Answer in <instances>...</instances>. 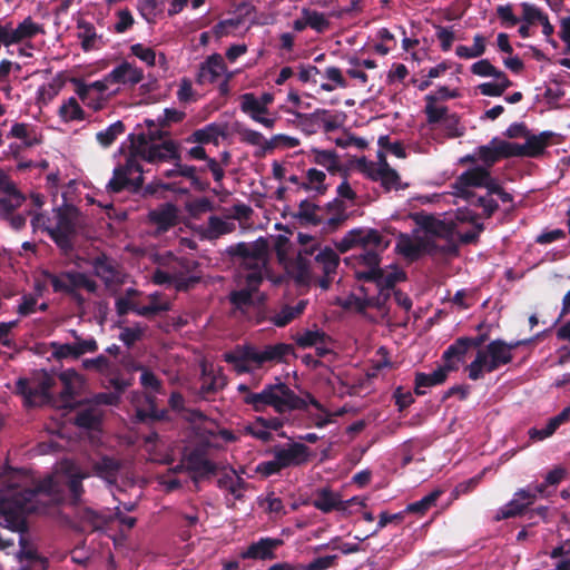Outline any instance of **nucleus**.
I'll use <instances>...</instances> for the list:
<instances>
[{
    "instance_id": "nucleus-17",
    "label": "nucleus",
    "mask_w": 570,
    "mask_h": 570,
    "mask_svg": "<svg viewBox=\"0 0 570 570\" xmlns=\"http://www.w3.org/2000/svg\"><path fill=\"white\" fill-rule=\"evenodd\" d=\"M144 79L142 69L128 61H122L106 75V81L128 87H134Z\"/></svg>"
},
{
    "instance_id": "nucleus-64",
    "label": "nucleus",
    "mask_w": 570,
    "mask_h": 570,
    "mask_svg": "<svg viewBox=\"0 0 570 570\" xmlns=\"http://www.w3.org/2000/svg\"><path fill=\"white\" fill-rule=\"evenodd\" d=\"M441 121L448 137L458 138L464 135V128L460 127V119L456 114H449L448 111Z\"/></svg>"
},
{
    "instance_id": "nucleus-5",
    "label": "nucleus",
    "mask_w": 570,
    "mask_h": 570,
    "mask_svg": "<svg viewBox=\"0 0 570 570\" xmlns=\"http://www.w3.org/2000/svg\"><path fill=\"white\" fill-rule=\"evenodd\" d=\"M128 140L137 159L153 165L181 160L180 144L174 139L148 144L142 134H130Z\"/></svg>"
},
{
    "instance_id": "nucleus-42",
    "label": "nucleus",
    "mask_w": 570,
    "mask_h": 570,
    "mask_svg": "<svg viewBox=\"0 0 570 570\" xmlns=\"http://www.w3.org/2000/svg\"><path fill=\"white\" fill-rule=\"evenodd\" d=\"M326 175L324 171L316 168H309L306 171V181L299 185V189L315 190L317 195H325L327 185H325Z\"/></svg>"
},
{
    "instance_id": "nucleus-14",
    "label": "nucleus",
    "mask_w": 570,
    "mask_h": 570,
    "mask_svg": "<svg viewBox=\"0 0 570 570\" xmlns=\"http://www.w3.org/2000/svg\"><path fill=\"white\" fill-rule=\"evenodd\" d=\"M284 543L283 539L263 537L252 542L246 549L242 550L239 558L246 560L269 561L277 558L276 550Z\"/></svg>"
},
{
    "instance_id": "nucleus-39",
    "label": "nucleus",
    "mask_w": 570,
    "mask_h": 570,
    "mask_svg": "<svg viewBox=\"0 0 570 570\" xmlns=\"http://www.w3.org/2000/svg\"><path fill=\"white\" fill-rule=\"evenodd\" d=\"M77 28L79 30L78 38L81 41L83 51L97 49V42L100 41L102 37L96 33L95 26L86 20H79Z\"/></svg>"
},
{
    "instance_id": "nucleus-31",
    "label": "nucleus",
    "mask_w": 570,
    "mask_h": 570,
    "mask_svg": "<svg viewBox=\"0 0 570 570\" xmlns=\"http://www.w3.org/2000/svg\"><path fill=\"white\" fill-rule=\"evenodd\" d=\"M224 129L220 125L212 122L206 125L205 127L200 129H196L193 131L187 138L186 141L189 144H214L218 145V138L220 136H224Z\"/></svg>"
},
{
    "instance_id": "nucleus-63",
    "label": "nucleus",
    "mask_w": 570,
    "mask_h": 570,
    "mask_svg": "<svg viewBox=\"0 0 570 570\" xmlns=\"http://www.w3.org/2000/svg\"><path fill=\"white\" fill-rule=\"evenodd\" d=\"M200 282V276L186 275L181 271H175L174 287L178 292H188Z\"/></svg>"
},
{
    "instance_id": "nucleus-60",
    "label": "nucleus",
    "mask_w": 570,
    "mask_h": 570,
    "mask_svg": "<svg viewBox=\"0 0 570 570\" xmlns=\"http://www.w3.org/2000/svg\"><path fill=\"white\" fill-rule=\"evenodd\" d=\"M85 478L86 474L82 473H71L68 476L67 487L72 504H78L81 500V495L83 493L82 480Z\"/></svg>"
},
{
    "instance_id": "nucleus-58",
    "label": "nucleus",
    "mask_w": 570,
    "mask_h": 570,
    "mask_svg": "<svg viewBox=\"0 0 570 570\" xmlns=\"http://www.w3.org/2000/svg\"><path fill=\"white\" fill-rule=\"evenodd\" d=\"M406 279V273L402 269H394L390 273H384L382 268H380V276L372 281L376 286H382L383 288L394 289L395 285L399 282H403Z\"/></svg>"
},
{
    "instance_id": "nucleus-23",
    "label": "nucleus",
    "mask_w": 570,
    "mask_h": 570,
    "mask_svg": "<svg viewBox=\"0 0 570 570\" xmlns=\"http://www.w3.org/2000/svg\"><path fill=\"white\" fill-rule=\"evenodd\" d=\"M226 71V65L219 53L209 56L199 67L196 81L199 85L215 83Z\"/></svg>"
},
{
    "instance_id": "nucleus-32",
    "label": "nucleus",
    "mask_w": 570,
    "mask_h": 570,
    "mask_svg": "<svg viewBox=\"0 0 570 570\" xmlns=\"http://www.w3.org/2000/svg\"><path fill=\"white\" fill-rule=\"evenodd\" d=\"M202 385L199 387V396L206 399L209 394H215L226 385V377L223 374H215L213 370H208L206 365L202 366Z\"/></svg>"
},
{
    "instance_id": "nucleus-47",
    "label": "nucleus",
    "mask_w": 570,
    "mask_h": 570,
    "mask_svg": "<svg viewBox=\"0 0 570 570\" xmlns=\"http://www.w3.org/2000/svg\"><path fill=\"white\" fill-rule=\"evenodd\" d=\"M397 252L411 262L417 261L421 254V239L414 242L409 235L401 234L396 244Z\"/></svg>"
},
{
    "instance_id": "nucleus-43",
    "label": "nucleus",
    "mask_w": 570,
    "mask_h": 570,
    "mask_svg": "<svg viewBox=\"0 0 570 570\" xmlns=\"http://www.w3.org/2000/svg\"><path fill=\"white\" fill-rule=\"evenodd\" d=\"M91 266L96 276L101 278L106 283H111L117 276V271L112 263L105 254H100L92 258Z\"/></svg>"
},
{
    "instance_id": "nucleus-19",
    "label": "nucleus",
    "mask_w": 570,
    "mask_h": 570,
    "mask_svg": "<svg viewBox=\"0 0 570 570\" xmlns=\"http://www.w3.org/2000/svg\"><path fill=\"white\" fill-rule=\"evenodd\" d=\"M535 500V493L530 489H520L503 508L500 509L497 520H504L521 515Z\"/></svg>"
},
{
    "instance_id": "nucleus-37",
    "label": "nucleus",
    "mask_w": 570,
    "mask_h": 570,
    "mask_svg": "<svg viewBox=\"0 0 570 570\" xmlns=\"http://www.w3.org/2000/svg\"><path fill=\"white\" fill-rule=\"evenodd\" d=\"M265 242L259 238L253 243L240 242L234 245H230L226 248V254L230 257L234 263H240L246 258H255V249L264 245Z\"/></svg>"
},
{
    "instance_id": "nucleus-54",
    "label": "nucleus",
    "mask_w": 570,
    "mask_h": 570,
    "mask_svg": "<svg viewBox=\"0 0 570 570\" xmlns=\"http://www.w3.org/2000/svg\"><path fill=\"white\" fill-rule=\"evenodd\" d=\"M459 252V247L454 242H446L444 245H439L433 239H421V254L425 253L429 255L434 254H448V255H456Z\"/></svg>"
},
{
    "instance_id": "nucleus-35",
    "label": "nucleus",
    "mask_w": 570,
    "mask_h": 570,
    "mask_svg": "<svg viewBox=\"0 0 570 570\" xmlns=\"http://www.w3.org/2000/svg\"><path fill=\"white\" fill-rule=\"evenodd\" d=\"M321 210V206L309 202L308 199H304L299 203L298 210L294 214V217L302 224L318 226L323 223V216L318 214Z\"/></svg>"
},
{
    "instance_id": "nucleus-20",
    "label": "nucleus",
    "mask_w": 570,
    "mask_h": 570,
    "mask_svg": "<svg viewBox=\"0 0 570 570\" xmlns=\"http://www.w3.org/2000/svg\"><path fill=\"white\" fill-rule=\"evenodd\" d=\"M416 224L429 235L453 242L454 224L434 217L433 215H421L415 218Z\"/></svg>"
},
{
    "instance_id": "nucleus-44",
    "label": "nucleus",
    "mask_w": 570,
    "mask_h": 570,
    "mask_svg": "<svg viewBox=\"0 0 570 570\" xmlns=\"http://www.w3.org/2000/svg\"><path fill=\"white\" fill-rule=\"evenodd\" d=\"M146 401L149 405L148 409H136V420L137 422L145 423L148 421L157 422L163 421L167 417V411L166 410H158L156 406L155 396L147 395Z\"/></svg>"
},
{
    "instance_id": "nucleus-16",
    "label": "nucleus",
    "mask_w": 570,
    "mask_h": 570,
    "mask_svg": "<svg viewBox=\"0 0 570 570\" xmlns=\"http://www.w3.org/2000/svg\"><path fill=\"white\" fill-rule=\"evenodd\" d=\"M552 136L553 134L550 131L525 136V144L519 145L512 142V156L537 158L544 153V149L549 145V140Z\"/></svg>"
},
{
    "instance_id": "nucleus-7",
    "label": "nucleus",
    "mask_w": 570,
    "mask_h": 570,
    "mask_svg": "<svg viewBox=\"0 0 570 570\" xmlns=\"http://www.w3.org/2000/svg\"><path fill=\"white\" fill-rule=\"evenodd\" d=\"M55 384V377L47 371L41 370L33 373L31 379H18L14 392L23 397L26 406H41L51 402L50 390Z\"/></svg>"
},
{
    "instance_id": "nucleus-34",
    "label": "nucleus",
    "mask_w": 570,
    "mask_h": 570,
    "mask_svg": "<svg viewBox=\"0 0 570 570\" xmlns=\"http://www.w3.org/2000/svg\"><path fill=\"white\" fill-rule=\"evenodd\" d=\"M456 195L471 206L482 208L487 218H490L499 208L497 200L487 195L479 196L472 190H462L461 193H456Z\"/></svg>"
},
{
    "instance_id": "nucleus-40",
    "label": "nucleus",
    "mask_w": 570,
    "mask_h": 570,
    "mask_svg": "<svg viewBox=\"0 0 570 570\" xmlns=\"http://www.w3.org/2000/svg\"><path fill=\"white\" fill-rule=\"evenodd\" d=\"M240 140L250 146H262L261 151H256V157H263L266 151L274 149V142L265 140L264 136L256 130L249 128H242L238 130Z\"/></svg>"
},
{
    "instance_id": "nucleus-15",
    "label": "nucleus",
    "mask_w": 570,
    "mask_h": 570,
    "mask_svg": "<svg viewBox=\"0 0 570 570\" xmlns=\"http://www.w3.org/2000/svg\"><path fill=\"white\" fill-rule=\"evenodd\" d=\"M240 110L249 116L254 121L272 129L275 126V118H267L264 115L268 114V108H265L258 100L254 92H246L239 97Z\"/></svg>"
},
{
    "instance_id": "nucleus-29",
    "label": "nucleus",
    "mask_w": 570,
    "mask_h": 570,
    "mask_svg": "<svg viewBox=\"0 0 570 570\" xmlns=\"http://www.w3.org/2000/svg\"><path fill=\"white\" fill-rule=\"evenodd\" d=\"M313 505L324 513H330L334 510L346 511V504L343 503L341 495L327 488L321 489L317 492Z\"/></svg>"
},
{
    "instance_id": "nucleus-41",
    "label": "nucleus",
    "mask_w": 570,
    "mask_h": 570,
    "mask_svg": "<svg viewBox=\"0 0 570 570\" xmlns=\"http://www.w3.org/2000/svg\"><path fill=\"white\" fill-rule=\"evenodd\" d=\"M470 350L468 344V336H461L456 338L448 348L443 352L442 358L444 361V365L452 364L458 366L459 361L468 353Z\"/></svg>"
},
{
    "instance_id": "nucleus-61",
    "label": "nucleus",
    "mask_w": 570,
    "mask_h": 570,
    "mask_svg": "<svg viewBox=\"0 0 570 570\" xmlns=\"http://www.w3.org/2000/svg\"><path fill=\"white\" fill-rule=\"evenodd\" d=\"M146 327L137 323L132 327H122L119 334V340L130 348L134 344L140 341L145 335Z\"/></svg>"
},
{
    "instance_id": "nucleus-10",
    "label": "nucleus",
    "mask_w": 570,
    "mask_h": 570,
    "mask_svg": "<svg viewBox=\"0 0 570 570\" xmlns=\"http://www.w3.org/2000/svg\"><path fill=\"white\" fill-rule=\"evenodd\" d=\"M72 335L76 338V342L70 343H59V342H51L50 348H51V355L56 360H65V358H73L77 360L81 355L86 353H95L98 351V343L97 341L91 337L88 340H82L77 332L73 330L71 331Z\"/></svg>"
},
{
    "instance_id": "nucleus-13",
    "label": "nucleus",
    "mask_w": 570,
    "mask_h": 570,
    "mask_svg": "<svg viewBox=\"0 0 570 570\" xmlns=\"http://www.w3.org/2000/svg\"><path fill=\"white\" fill-rule=\"evenodd\" d=\"M459 97L458 91L451 90L446 86H441L438 88L435 92H431L425 96V107L424 114L426 116V121L430 125L441 122L442 117L449 111L446 106H438L436 102L441 100H449Z\"/></svg>"
},
{
    "instance_id": "nucleus-38",
    "label": "nucleus",
    "mask_w": 570,
    "mask_h": 570,
    "mask_svg": "<svg viewBox=\"0 0 570 570\" xmlns=\"http://www.w3.org/2000/svg\"><path fill=\"white\" fill-rule=\"evenodd\" d=\"M400 179L399 173L391 168L387 163L382 164L377 170L371 174V180L380 181L386 191H390L392 188L397 189Z\"/></svg>"
},
{
    "instance_id": "nucleus-51",
    "label": "nucleus",
    "mask_w": 570,
    "mask_h": 570,
    "mask_svg": "<svg viewBox=\"0 0 570 570\" xmlns=\"http://www.w3.org/2000/svg\"><path fill=\"white\" fill-rule=\"evenodd\" d=\"M441 494V490H434L421 500L407 504L404 512L424 515L436 503Z\"/></svg>"
},
{
    "instance_id": "nucleus-2",
    "label": "nucleus",
    "mask_w": 570,
    "mask_h": 570,
    "mask_svg": "<svg viewBox=\"0 0 570 570\" xmlns=\"http://www.w3.org/2000/svg\"><path fill=\"white\" fill-rule=\"evenodd\" d=\"M291 354H294V347L287 343L269 344L263 348L245 344L238 345L234 351L225 353L223 357L226 363L234 366L237 373L242 374L252 371L250 364L261 368L267 363L285 362V357Z\"/></svg>"
},
{
    "instance_id": "nucleus-33",
    "label": "nucleus",
    "mask_w": 570,
    "mask_h": 570,
    "mask_svg": "<svg viewBox=\"0 0 570 570\" xmlns=\"http://www.w3.org/2000/svg\"><path fill=\"white\" fill-rule=\"evenodd\" d=\"M58 116L63 124L83 121L87 119L86 111L75 97H69L62 101L58 108Z\"/></svg>"
},
{
    "instance_id": "nucleus-36",
    "label": "nucleus",
    "mask_w": 570,
    "mask_h": 570,
    "mask_svg": "<svg viewBox=\"0 0 570 570\" xmlns=\"http://www.w3.org/2000/svg\"><path fill=\"white\" fill-rule=\"evenodd\" d=\"M80 520L90 531H99L112 522V517L110 513L86 508L80 514Z\"/></svg>"
},
{
    "instance_id": "nucleus-8",
    "label": "nucleus",
    "mask_w": 570,
    "mask_h": 570,
    "mask_svg": "<svg viewBox=\"0 0 570 570\" xmlns=\"http://www.w3.org/2000/svg\"><path fill=\"white\" fill-rule=\"evenodd\" d=\"M144 169L130 149L125 164L115 167L112 178L107 184L109 193L118 194L125 189L139 191L144 186Z\"/></svg>"
},
{
    "instance_id": "nucleus-11",
    "label": "nucleus",
    "mask_w": 570,
    "mask_h": 570,
    "mask_svg": "<svg viewBox=\"0 0 570 570\" xmlns=\"http://www.w3.org/2000/svg\"><path fill=\"white\" fill-rule=\"evenodd\" d=\"M271 453L281 462L284 469L301 466L311 459V449L302 442H291L285 445H275Z\"/></svg>"
},
{
    "instance_id": "nucleus-3",
    "label": "nucleus",
    "mask_w": 570,
    "mask_h": 570,
    "mask_svg": "<svg viewBox=\"0 0 570 570\" xmlns=\"http://www.w3.org/2000/svg\"><path fill=\"white\" fill-rule=\"evenodd\" d=\"M243 402L250 405L255 412H263L267 406H272L278 414L307 409L304 399L283 382L267 384L258 393H248V395H244Z\"/></svg>"
},
{
    "instance_id": "nucleus-26",
    "label": "nucleus",
    "mask_w": 570,
    "mask_h": 570,
    "mask_svg": "<svg viewBox=\"0 0 570 570\" xmlns=\"http://www.w3.org/2000/svg\"><path fill=\"white\" fill-rule=\"evenodd\" d=\"M570 421V406L564 407L559 414L550 417L543 429L531 428L528 431L529 439L533 442L550 438L564 423Z\"/></svg>"
},
{
    "instance_id": "nucleus-45",
    "label": "nucleus",
    "mask_w": 570,
    "mask_h": 570,
    "mask_svg": "<svg viewBox=\"0 0 570 570\" xmlns=\"http://www.w3.org/2000/svg\"><path fill=\"white\" fill-rule=\"evenodd\" d=\"M120 468V461L110 456H104L95 464L97 474L110 483L116 482Z\"/></svg>"
},
{
    "instance_id": "nucleus-22",
    "label": "nucleus",
    "mask_w": 570,
    "mask_h": 570,
    "mask_svg": "<svg viewBox=\"0 0 570 570\" xmlns=\"http://www.w3.org/2000/svg\"><path fill=\"white\" fill-rule=\"evenodd\" d=\"M381 253L375 248L366 249L356 257L360 265L367 267L366 271L355 272V277L358 282H372L380 276Z\"/></svg>"
},
{
    "instance_id": "nucleus-24",
    "label": "nucleus",
    "mask_w": 570,
    "mask_h": 570,
    "mask_svg": "<svg viewBox=\"0 0 570 570\" xmlns=\"http://www.w3.org/2000/svg\"><path fill=\"white\" fill-rule=\"evenodd\" d=\"M489 173L490 170L485 167H472L458 176L453 188L456 193H461L462 190H471V187H483V185H487V179H489Z\"/></svg>"
},
{
    "instance_id": "nucleus-53",
    "label": "nucleus",
    "mask_w": 570,
    "mask_h": 570,
    "mask_svg": "<svg viewBox=\"0 0 570 570\" xmlns=\"http://www.w3.org/2000/svg\"><path fill=\"white\" fill-rule=\"evenodd\" d=\"M485 52V38L482 35H475L473 37V46H458L455 53L459 58L471 59L481 57Z\"/></svg>"
},
{
    "instance_id": "nucleus-18",
    "label": "nucleus",
    "mask_w": 570,
    "mask_h": 570,
    "mask_svg": "<svg viewBox=\"0 0 570 570\" xmlns=\"http://www.w3.org/2000/svg\"><path fill=\"white\" fill-rule=\"evenodd\" d=\"M170 163L174 167L163 173L165 178L184 177L188 179L190 186L198 191H206L209 188V181L197 175L196 166L183 164L181 160H173Z\"/></svg>"
},
{
    "instance_id": "nucleus-1",
    "label": "nucleus",
    "mask_w": 570,
    "mask_h": 570,
    "mask_svg": "<svg viewBox=\"0 0 570 570\" xmlns=\"http://www.w3.org/2000/svg\"><path fill=\"white\" fill-rule=\"evenodd\" d=\"M58 482L51 475L36 485L23 469L4 466L0 472V527L21 530L26 527V515L38 512L40 495L59 502Z\"/></svg>"
},
{
    "instance_id": "nucleus-52",
    "label": "nucleus",
    "mask_w": 570,
    "mask_h": 570,
    "mask_svg": "<svg viewBox=\"0 0 570 570\" xmlns=\"http://www.w3.org/2000/svg\"><path fill=\"white\" fill-rule=\"evenodd\" d=\"M125 124L121 120H117L105 130L98 131L96 134V139L104 148H108L115 142L119 135L125 132Z\"/></svg>"
},
{
    "instance_id": "nucleus-25",
    "label": "nucleus",
    "mask_w": 570,
    "mask_h": 570,
    "mask_svg": "<svg viewBox=\"0 0 570 570\" xmlns=\"http://www.w3.org/2000/svg\"><path fill=\"white\" fill-rule=\"evenodd\" d=\"M353 230L358 232V235L355 236V244L356 247H362L363 250L375 248L384 252L390 245V242L377 229L358 227L353 228Z\"/></svg>"
},
{
    "instance_id": "nucleus-12",
    "label": "nucleus",
    "mask_w": 570,
    "mask_h": 570,
    "mask_svg": "<svg viewBox=\"0 0 570 570\" xmlns=\"http://www.w3.org/2000/svg\"><path fill=\"white\" fill-rule=\"evenodd\" d=\"M479 160L490 170L501 159L512 158V142L493 137L489 144L476 148Z\"/></svg>"
},
{
    "instance_id": "nucleus-50",
    "label": "nucleus",
    "mask_w": 570,
    "mask_h": 570,
    "mask_svg": "<svg viewBox=\"0 0 570 570\" xmlns=\"http://www.w3.org/2000/svg\"><path fill=\"white\" fill-rule=\"evenodd\" d=\"M315 261L322 265L323 273L327 276L336 274L340 256L331 247H325L316 256Z\"/></svg>"
},
{
    "instance_id": "nucleus-21",
    "label": "nucleus",
    "mask_w": 570,
    "mask_h": 570,
    "mask_svg": "<svg viewBox=\"0 0 570 570\" xmlns=\"http://www.w3.org/2000/svg\"><path fill=\"white\" fill-rule=\"evenodd\" d=\"M458 370V366L452 364L439 366L433 373L426 374L423 372H416L414 379V393L419 396L424 395L426 392L423 387H432L443 384L450 372Z\"/></svg>"
},
{
    "instance_id": "nucleus-4",
    "label": "nucleus",
    "mask_w": 570,
    "mask_h": 570,
    "mask_svg": "<svg viewBox=\"0 0 570 570\" xmlns=\"http://www.w3.org/2000/svg\"><path fill=\"white\" fill-rule=\"evenodd\" d=\"M57 223L45 227V232L59 248L60 254L70 256L75 250V239L78 234L79 210L73 205H63L56 210Z\"/></svg>"
},
{
    "instance_id": "nucleus-57",
    "label": "nucleus",
    "mask_w": 570,
    "mask_h": 570,
    "mask_svg": "<svg viewBox=\"0 0 570 570\" xmlns=\"http://www.w3.org/2000/svg\"><path fill=\"white\" fill-rule=\"evenodd\" d=\"M101 422L100 415L92 407L79 411L75 417V424L81 429H96Z\"/></svg>"
},
{
    "instance_id": "nucleus-48",
    "label": "nucleus",
    "mask_w": 570,
    "mask_h": 570,
    "mask_svg": "<svg viewBox=\"0 0 570 570\" xmlns=\"http://www.w3.org/2000/svg\"><path fill=\"white\" fill-rule=\"evenodd\" d=\"M235 229L234 223H228L219 218L218 216H210L208 218V225L204 232L207 239H217L223 235L229 234Z\"/></svg>"
},
{
    "instance_id": "nucleus-55",
    "label": "nucleus",
    "mask_w": 570,
    "mask_h": 570,
    "mask_svg": "<svg viewBox=\"0 0 570 570\" xmlns=\"http://www.w3.org/2000/svg\"><path fill=\"white\" fill-rule=\"evenodd\" d=\"M328 338V335L321 330H307L303 334H297L295 336V343L302 348H307L316 346L317 344H325Z\"/></svg>"
},
{
    "instance_id": "nucleus-49",
    "label": "nucleus",
    "mask_w": 570,
    "mask_h": 570,
    "mask_svg": "<svg viewBox=\"0 0 570 570\" xmlns=\"http://www.w3.org/2000/svg\"><path fill=\"white\" fill-rule=\"evenodd\" d=\"M14 29V39L18 43L35 38L39 33H43L42 24H39L32 20L31 17H27L21 21Z\"/></svg>"
},
{
    "instance_id": "nucleus-28",
    "label": "nucleus",
    "mask_w": 570,
    "mask_h": 570,
    "mask_svg": "<svg viewBox=\"0 0 570 570\" xmlns=\"http://www.w3.org/2000/svg\"><path fill=\"white\" fill-rule=\"evenodd\" d=\"M149 219L161 230H168L178 223V209L176 205L166 203L149 213Z\"/></svg>"
},
{
    "instance_id": "nucleus-46",
    "label": "nucleus",
    "mask_w": 570,
    "mask_h": 570,
    "mask_svg": "<svg viewBox=\"0 0 570 570\" xmlns=\"http://www.w3.org/2000/svg\"><path fill=\"white\" fill-rule=\"evenodd\" d=\"M313 163L325 167L331 174H335L340 170V160L335 150H322L318 148H312Z\"/></svg>"
},
{
    "instance_id": "nucleus-62",
    "label": "nucleus",
    "mask_w": 570,
    "mask_h": 570,
    "mask_svg": "<svg viewBox=\"0 0 570 570\" xmlns=\"http://www.w3.org/2000/svg\"><path fill=\"white\" fill-rule=\"evenodd\" d=\"M217 483L220 489H226L229 491V493L236 498H239L238 491L242 488L244 480L240 476L235 475V471L232 470V473L222 475Z\"/></svg>"
},
{
    "instance_id": "nucleus-9",
    "label": "nucleus",
    "mask_w": 570,
    "mask_h": 570,
    "mask_svg": "<svg viewBox=\"0 0 570 570\" xmlns=\"http://www.w3.org/2000/svg\"><path fill=\"white\" fill-rule=\"evenodd\" d=\"M208 451L206 445H198L184 454V462L186 463V471L193 473V481L197 482L217 472L215 462L207 458Z\"/></svg>"
},
{
    "instance_id": "nucleus-59",
    "label": "nucleus",
    "mask_w": 570,
    "mask_h": 570,
    "mask_svg": "<svg viewBox=\"0 0 570 570\" xmlns=\"http://www.w3.org/2000/svg\"><path fill=\"white\" fill-rule=\"evenodd\" d=\"M302 16L306 18L307 27L314 29L317 32H324L330 27V21L322 12L311 10L308 8H303Z\"/></svg>"
},
{
    "instance_id": "nucleus-56",
    "label": "nucleus",
    "mask_w": 570,
    "mask_h": 570,
    "mask_svg": "<svg viewBox=\"0 0 570 570\" xmlns=\"http://www.w3.org/2000/svg\"><path fill=\"white\" fill-rule=\"evenodd\" d=\"M254 292L246 287L238 291H233L229 294V302L235 307V309L245 312L246 309L254 306Z\"/></svg>"
},
{
    "instance_id": "nucleus-27",
    "label": "nucleus",
    "mask_w": 570,
    "mask_h": 570,
    "mask_svg": "<svg viewBox=\"0 0 570 570\" xmlns=\"http://www.w3.org/2000/svg\"><path fill=\"white\" fill-rule=\"evenodd\" d=\"M43 276L50 283L55 293L68 295L73 288H77L76 271H63L60 273L45 272Z\"/></svg>"
},
{
    "instance_id": "nucleus-6",
    "label": "nucleus",
    "mask_w": 570,
    "mask_h": 570,
    "mask_svg": "<svg viewBox=\"0 0 570 570\" xmlns=\"http://www.w3.org/2000/svg\"><path fill=\"white\" fill-rule=\"evenodd\" d=\"M512 361L513 354L508 352L505 341L493 340L484 350H479L475 358L466 366L469 379L478 381L484 373H492Z\"/></svg>"
},
{
    "instance_id": "nucleus-30",
    "label": "nucleus",
    "mask_w": 570,
    "mask_h": 570,
    "mask_svg": "<svg viewBox=\"0 0 570 570\" xmlns=\"http://www.w3.org/2000/svg\"><path fill=\"white\" fill-rule=\"evenodd\" d=\"M27 525L21 530L9 529L12 532H16L19 538L20 550L18 556L21 560H28L32 562H39L41 564L42 570H46L48 567L47 558L39 556L37 549L33 547L31 542L27 539Z\"/></svg>"
}]
</instances>
